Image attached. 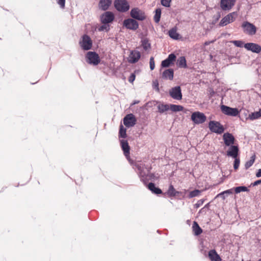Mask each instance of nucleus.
Returning a JSON list of instances; mask_svg holds the SVG:
<instances>
[{
    "instance_id": "1",
    "label": "nucleus",
    "mask_w": 261,
    "mask_h": 261,
    "mask_svg": "<svg viewBox=\"0 0 261 261\" xmlns=\"http://www.w3.org/2000/svg\"><path fill=\"white\" fill-rule=\"evenodd\" d=\"M133 169L138 174L140 180L145 185H147L148 180H156L159 179V176H156L154 173H150L151 167H148L141 162H136L133 165Z\"/></svg>"
},
{
    "instance_id": "2",
    "label": "nucleus",
    "mask_w": 261,
    "mask_h": 261,
    "mask_svg": "<svg viewBox=\"0 0 261 261\" xmlns=\"http://www.w3.org/2000/svg\"><path fill=\"white\" fill-rule=\"evenodd\" d=\"M208 128L211 132L217 134H222L225 128L220 122L214 120H211L208 123Z\"/></svg>"
},
{
    "instance_id": "3",
    "label": "nucleus",
    "mask_w": 261,
    "mask_h": 261,
    "mask_svg": "<svg viewBox=\"0 0 261 261\" xmlns=\"http://www.w3.org/2000/svg\"><path fill=\"white\" fill-rule=\"evenodd\" d=\"M87 62L93 65H97L100 62V58L98 55L95 52L89 51L87 53L86 56Z\"/></svg>"
},
{
    "instance_id": "4",
    "label": "nucleus",
    "mask_w": 261,
    "mask_h": 261,
    "mask_svg": "<svg viewBox=\"0 0 261 261\" xmlns=\"http://www.w3.org/2000/svg\"><path fill=\"white\" fill-rule=\"evenodd\" d=\"M237 15L238 14L236 12L229 13L221 20L219 25L220 27H224L233 22L236 20Z\"/></svg>"
},
{
    "instance_id": "5",
    "label": "nucleus",
    "mask_w": 261,
    "mask_h": 261,
    "mask_svg": "<svg viewBox=\"0 0 261 261\" xmlns=\"http://www.w3.org/2000/svg\"><path fill=\"white\" fill-rule=\"evenodd\" d=\"M242 27L243 29V32L249 35L252 36L256 34V28L252 23L245 21L242 23Z\"/></svg>"
},
{
    "instance_id": "6",
    "label": "nucleus",
    "mask_w": 261,
    "mask_h": 261,
    "mask_svg": "<svg viewBox=\"0 0 261 261\" xmlns=\"http://www.w3.org/2000/svg\"><path fill=\"white\" fill-rule=\"evenodd\" d=\"M114 6L118 11L121 12H126L129 8V5L126 0H115Z\"/></svg>"
},
{
    "instance_id": "7",
    "label": "nucleus",
    "mask_w": 261,
    "mask_h": 261,
    "mask_svg": "<svg viewBox=\"0 0 261 261\" xmlns=\"http://www.w3.org/2000/svg\"><path fill=\"white\" fill-rule=\"evenodd\" d=\"M80 44L83 49L89 50L91 49L92 47V41L89 36L84 35L82 36L80 41Z\"/></svg>"
},
{
    "instance_id": "8",
    "label": "nucleus",
    "mask_w": 261,
    "mask_h": 261,
    "mask_svg": "<svg viewBox=\"0 0 261 261\" xmlns=\"http://www.w3.org/2000/svg\"><path fill=\"white\" fill-rule=\"evenodd\" d=\"M130 14L132 17L139 20H143L146 18L144 12L138 8L132 9Z\"/></svg>"
},
{
    "instance_id": "9",
    "label": "nucleus",
    "mask_w": 261,
    "mask_h": 261,
    "mask_svg": "<svg viewBox=\"0 0 261 261\" xmlns=\"http://www.w3.org/2000/svg\"><path fill=\"white\" fill-rule=\"evenodd\" d=\"M169 94L172 98L176 100H180L182 98L181 89L179 86L172 88L169 90Z\"/></svg>"
},
{
    "instance_id": "10",
    "label": "nucleus",
    "mask_w": 261,
    "mask_h": 261,
    "mask_svg": "<svg viewBox=\"0 0 261 261\" xmlns=\"http://www.w3.org/2000/svg\"><path fill=\"white\" fill-rule=\"evenodd\" d=\"M223 139L224 143L226 146L233 145L235 141V138L233 135L228 132L223 134Z\"/></svg>"
},
{
    "instance_id": "11",
    "label": "nucleus",
    "mask_w": 261,
    "mask_h": 261,
    "mask_svg": "<svg viewBox=\"0 0 261 261\" xmlns=\"http://www.w3.org/2000/svg\"><path fill=\"white\" fill-rule=\"evenodd\" d=\"M123 25L127 29L130 30H135L138 28V23L134 19L129 18L123 21Z\"/></svg>"
},
{
    "instance_id": "12",
    "label": "nucleus",
    "mask_w": 261,
    "mask_h": 261,
    "mask_svg": "<svg viewBox=\"0 0 261 261\" xmlns=\"http://www.w3.org/2000/svg\"><path fill=\"white\" fill-rule=\"evenodd\" d=\"M136 123L135 115H126L123 118V124L127 127L134 126Z\"/></svg>"
},
{
    "instance_id": "13",
    "label": "nucleus",
    "mask_w": 261,
    "mask_h": 261,
    "mask_svg": "<svg viewBox=\"0 0 261 261\" xmlns=\"http://www.w3.org/2000/svg\"><path fill=\"white\" fill-rule=\"evenodd\" d=\"M120 145L125 157L128 159L130 154V147L126 140H120Z\"/></svg>"
},
{
    "instance_id": "14",
    "label": "nucleus",
    "mask_w": 261,
    "mask_h": 261,
    "mask_svg": "<svg viewBox=\"0 0 261 261\" xmlns=\"http://www.w3.org/2000/svg\"><path fill=\"white\" fill-rule=\"evenodd\" d=\"M229 148L226 152V155L228 156L236 158L238 157L239 153V148L238 145H231L229 146Z\"/></svg>"
},
{
    "instance_id": "15",
    "label": "nucleus",
    "mask_w": 261,
    "mask_h": 261,
    "mask_svg": "<svg viewBox=\"0 0 261 261\" xmlns=\"http://www.w3.org/2000/svg\"><path fill=\"white\" fill-rule=\"evenodd\" d=\"M244 47L253 53H259L261 51V46L256 43H247L244 44Z\"/></svg>"
},
{
    "instance_id": "16",
    "label": "nucleus",
    "mask_w": 261,
    "mask_h": 261,
    "mask_svg": "<svg viewBox=\"0 0 261 261\" xmlns=\"http://www.w3.org/2000/svg\"><path fill=\"white\" fill-rule=\"evenodd\" d=\"M163 194L164 196L167 195L168 197L172 198L180 196L181 194V192L176 191L174 189L173 186L172 184H170L167 192L164 193Z\"/></svg>"
},
{
    "instance_id": "17",
    "label": "nucleus",
    "mask_w": 261,
    "mask_h": 261,
    "mask_svg": "<svg viewBox=\"0 0 261 261\" xmlns=\"http://www.w3.org/2000/svg\"><path fill=\"white\" fill-rule=\"evenodd\" d=\"M235 2L236 0H221V7L223 10H229L234 5Z\"/></svg>"
},
{
    "instance_id": "18",
    "label": "nucleus",
    "mask_w": 261,
    "mask_h": 261,
    "mask_svg": "<svg viewBox=\"0 0 261 261\" xmlns=\"http://www.w3.org/2000/svg\"><path fill=\"white\" fill-rule=\"evenodd\" d=\"M222 112L224 114H239L241 112L237 108H231L222 105L221 107Z\"/></svg>"
},
{
    "instance_id": "19",
    "label": "nucleus",
    "mask_w": 261,
    "mask_h": 261,
    "mask_svg": "<svg viewBox=\"0 0 261 261\" xmlns=\"http://www.w3.org/2000/svg\"><path fill=\"white\" fill-rule=\"evenodd\" d=\"M101 21L102 23H110L114 19V15L110 12H106L101 16Z\"/></svg>"
},
{
    "instance_id": "20",
    "label": "nucleus",
    "mask_w": 261,
    "mask_h": 261,
    "mask_svg": "<svg viewBox=\"0 0 261 261\" xmlns=\"http://www.w3.org/2000/svg\"><path fill=\"white\" fill-rule=\"evenodd\" d=\"M176 59V56L173 54H171L168 56V57L165 60L162 62V66L163 67H167L173 64V62Z\"/></svg>"
},
{
    "instance_id": "21",
    "label": "nucleus",
    "mask_w": 261,
    "mask_h": 261,
    "mask_svg": "<svg viewBox=\"0 0 261 261\" xmlns=\"http://www.w3.org/2000/svg\"><path fill=\"white\" fill-rule=\"evenodd\" d=\"M141 55L139 51L137 50H133L131 51L129 57L128 62L132 63L137 62L140 58Z\"/></svg>"
},
{
    "instance_id": "22",
    "label": "nucleus",
    "mask_w": 261,
    "mask_h": 261,
    "mask_svg": "<svg viewBox=\"0 0 261 261\" xmlns=\"http://www.w3.org/2000/svg\"><path fill=\"white\" fill-rule=\"evenodd\" d=\"M208 256L211 261H221L222 259L215 249H212L208 253Z\"/></svg>"
},
{
    "instance_id": "23",
    "label": "nucleus",
    "mask_w": 261,
    "mask_h": 261,
    "mask_svg": "<svg viewBox=\"0 0 261 261\" xmlns=\"http://www.w3.org/2000/svg\"><path fill=\"white\" fill-rule=\"evenodd\" d=\"M206 118V115H191V119L195 124L202 123Z\"/></svg>"
},
{
    "instance_id": "24",
    "label": "nucleus",
    "mask_w": 261,
    "mask_h": 261,
    "mask_svg": "<svg viewBox=\"0 0 261 261\" xmlns=\"http://www.w3.org/2000/svg\"><path fill=\"white\" fill-rule=\"evenodd\" d=\"M147 188L154 194L158 195L162 193V190L160 188L155 187V184L153 182L149 183L147 185Z\"/></svg>"
},
{
    "instance_id": "25",
    "label": "nucleus",
    "mask_w": 261,
    "mask_h": 261,
    "mask_svg": "<svg viewBox=\"0 0 261 261\" xmlns=\"http://www.w3.org/2000/svg\"><path fill=\"white\" fill-rule=\"evenodd\" d=\"M233 116H238L240 119L243 121H245L248 120H254L257 119L261 117V115H248V117H247V115H233Z\"/></svg>"
},
{
    "instance_id": "26",
    "label": "nucleus",
    "mask_w": 261,
    "mask_h": 261,
    "mask_svg": "<svg viewBox=\"0 0 261 261\" xmlns=\"http://www.w3.org/2000/svg\"><path fill=\"white\" fill-rule=\"evenodd\" d=\"M111 3V0H100L99 3V7L102 10H106L109 8Z\"/></svg>"
},
{
    "instance_id": "27",
    "label": "nucleus",
    "mask_w": 261,
    "mask_h": 261,
    "mask_svg": "<svg viewBox=\"0 0 261 261\" xmlns=\"http://www.w3.org/2000/svg\"><path fill=\"white\" fill-rule=\"evenodd\" d=\"M162 76L163 79L166 80H172L173 78V70L172 69L165 70L163 73Z\"/></svg>"
},
{
    "instance_id": "28",
    "label": "nucleus",
    "mask_w": 261,
    "mask_h": 261,
    "mask_svg": "<svg viewBox=\"0 0 261 261\" xmlns=\"http://www.w3.org/2000/svg\"><path fill=\"white\" fill-rule=\"evenodd\" d=\"M233 193V189H230L225 191H224L219 193L217 196L216 198L221 197L223 200H225V198L230 194Z\"/></svg>"
},
{
    "instance_id": "29",
    "label": "nucleus",
    "mask_w": 261,
    "mask_h": 261,
    "mask_svg": "<svg viewBox=\"0 0 261 261\" xmlns=\"http://www.w3.org/2000/svg\"><path fill=\"white\" fill-rule=\"evenodd\" d=\"M192 229L195 236H199L202 232V228L199 226L197 222L196 221L193 222Z\"/></svg>"
},
{
    "instance_id": "30",
    "label": "nucleus",
    "mask_w": 261,
    "mask_h": 261,
    "mask_svg": "<svg viewBox=\"0 0 261 261\" xmlns=\"http://www.w3.org/2000/svg\"><path fill=\"white\" fill-rule=\"evenodd\" d=\"M119 138L125 139L127 137L126 129L123 127L122 124H120L119 126Z\"/></svg>"
},
{
    "instance_id": "31",
    "label": "nucleus",
    "mask_w": 261,
    "mask_h": 261,
    "mask_svg": "<svg viewBox=\"0 0 261 261\" xmlns=\"http://www.w3.org/2000/svg\"><path fill=\"white\" fill-rule=\"evenodd\" d=\"M233 192L234 191L235 193L238 194L241 192H249V189L244 186H239L237 187L233 188Z\"/></svg>"
},
{
    "instance_id": "32",
    "label": "nucleus",
    "mask_w": 261,
    "mask_h": 261,
    "mask_svg": "<svg viewBox=\"0 0 261 261\" xmlns=\"http://www.w3.org/2000/svg\"><path fill=\"white\" fill-rule=\"evenodd\" d=\"M158 109L160 113H164L169 110V105L159 103L158 105Z\"/></svg>"
},
{
    "instance_id": "33",
    "label": "nucleus",
    "mask_w": 261,
    "mask_h": 261,
    "mask_svg": "<svg viewBox=\"0 0 261 261\" xmlns=\"http://www.w3.org/2000/svg\"><path fill=\"white\" fill-rule=\"evenodd\" d=\"M255 158H256L255 154H253V155H252L251 156L250 159L246 162V163L245 164V169H248L251 166H252V165L253 164V163L255 161Z\"/></svg>"
},
{
    "instance_id": "34",
    "label": "nucleus",
    "mask_w": 261,
    "mask_h": 261,
    "mask_svg": "<svg viewBox=\"0 0 261 261\" xmlns=\"http://www.w3.org/2000/svg\"><path fill=\"white\" fill-rule=\"evenodd\" d=\"M177 65L180 67H186L187 64L185 58L184 57H179L177 61Z\"/></svg>"
},
{
    "instance_id": "35",
    "label": "nucleus",
    "mask_w": 261,
    "mask_h": 261,
    "mask_svg": "<svg viewBox=\"0 0 261 261\" xmlns=\"http://www.w3.org/2000/svg\"><path fill=\"white\" fill-rule=\"evenodd\" d=\"M183 107L179 105H169V110L172 112H178L183 110Z\"/></svg>"
},
{
    "instance_id": "36",
    "label": "nucleus",
    "mask_w": 261,
    "mask_h": 261,
    "mask_svg": "<svg viewBox=\"0 0 261 261\" xmlns=\"http://www.w3.org/2000/svg\"><path fill=\"white\" fill-rule=\"evenodd\" d=\"M169 36L174 39H177L178 38L179 35L176 32V30L175 29H172L170 30L169 32Z\"/></svg>"
},
{
    "instance_id": "37",
    "label": "nucleus",
    "mask_w": 261,
    "mask_h": 261,
    "mask_svg": "<svg viewBox=\"0 0 261 261\" xmlns=\"http://www.w3.org/2000/svg\"><path fill=\"white\" fill-rule=\"evenodd\" d=\"M142 46L145 50L150 48V44L147 39H144L142 40Z\"/></svg>"
},
{
    "instance_id": "38",
    "label": "nucleus",
    "mask_w": 261,
    "mask_h": 261,
    "mask_svg": "<svg viewBox=\"0 0 261 261\" xmlns=\"http://www.w3.org/2000/svg\"><path fill=\"white\" fill-rule=\"evenodd\" d=\"M201 192V190L195 189L193 191H191L189 193V194L188 195V197L189 198H192L195 197H196L199 195Z\"/></svg>"
},
{
    "instance_id": "39",
    "label": "nucleus",
    "mask_w": 261,
    "mask_h": 261,
    "mask_svg": "<svg viewBox=\"0 0 261 261\" xmlns=\"http://www.w3.org/2000/svg\"><path fill=\"white\" fill-rule=\"evenodd\" d=\"M161 15V10L160 9H157L155 10V14L154 16V21L156 23L159 22L160 20Z\"/></svg>"
},
{
    "instance_id": "40",
    "label": "nucleus",
    "mask_w": 261,
    "mask_h": 261,
    "mask_svg": "<svg viewBox=\"0 0 261 261\" xmlns=\"http://www.w3.org/2000/svg\"><path fill=\"white\" fill-rule=\"evenodd\" d=\"M234 159L233 163V168L235 170H237L240 165V160L239 157H236V158H233Z\"/></svg>"
},
{
    "instance_id": "41",
    "label": "nucleus",
    "mask_w": 261,
    "mask_h": 261,
    "mask_svg": "<svg viewBox=\"0 0 261 261\" xmlns=\"http://www.w3.org/2000/svg\"><path fill=\"white\" fill-rule=\"evenodd\" d=\"M109 29H110L109 25L107 23H103V25H102L98 28V31H105L106 32H108L109 30Z\"/></svg>"
},
{
    "instance_id": "42",
    "label": "nucleus",
    "mask_w": 261,
    "mask_h": 261,
    "mask_svg": "<svg viewBox=\"0 0 261 261\" xmlns=\"http://www.w3.org/2000/svg\"><path fill=\"white\" fill-rule=\"evenodd\" d=\"M234 45L237 47H242L243 46L244 43L241 40H234L231 42Z\"/></svg>"
},
{
    "instance_id": "43",
    "label": "nucleus",
    "mask_w": 261,
    "mask_h": 261,
    "mask_svg": "<svg viewBox=\"0 0 261 261\" xmlns=\"http://www.w3.org/2000/svg\"><path fill=\"white\" fill-rule=\"evenodd\" d=\"M205 200L204 199H201L197 201L196 203H195L194 205V207L196 208H198L200 206H201L204 203Z\"/></svg>"
},
{
    "instance_id": "44",
    "label": "nucleus",
    "mask_w": 261,
    "mask_h": 261,
    "mask_svg": "<svg viewBox=\"0 0 261 261\" xmlns=\"http://www.w3.org/2000/svg\"><path fill=\"white\" fill-rule=\"evenodd\" d=\"M171 0H161V4L166 7H169L170 6Z\"/></svg>"
},
{
    "instance_id": "45",
    "label": "nucleus",
    "mask_w": 261,
    "mask_h": 261,
    "mask_svg": "<svg viewBox=\"0 0 261 261\" xmlns=\"http://www.w3.org/2000/svg\"><path fill=\"white\" fill-rule=\"evenodd\" d=\"M149 64H150V69L151 70L154 69V68L155 67V63H154V59L153 57L150 58V61H149Z\"/></svg>"
},
{
    "instance_id": "46",
    "label": "nucleus",
    "mask_w": 261,
    "mask_h": 261,
    "mask_svg": "<svg viewBox=\"0 0 261 261\" xmlns=\"http://www.w3.org/2000/svg\"><path fill=\"white\" fill-rule=\"evenodd\" d=\"M259 184H261V179L257 180L253 182H252L250 184V187H251V186L254 187V186H257Z\"/></svg>"
},
{
    "instance_id": "47",
    "label": "nucleus",
    "mask_w": 261,
    "mask_h": 261,
    "mask_svg": "<svg viewBox=\"0 0 261 261\" xmlns=\"http://www.w3.org/2000/svg\"><path fill=\"white\" fill-rule=\"evenodd\" d=\"M210 206V203H207L204 205L203 207H202L199 213H202V212L205 211V210H208Z\"/></svg>"
},
{
    "instance_id": "48",
    "label": "nucleus",
    "mask_w": 261,
    "mask_h": 261,
    "mask_svg": "<svg viewBox=\"0 0 261 261\" xmlns=\"http://www.w3.org/2000/svg\"><path fill=\"white\" fill-rule=\"evenodd\" d=\"M57 2L61 8H64L65 0H57Z\"/></svg>"
},
{
    "instance_id": "49",
    "label": "nucleus",
    "mask_w": 261,
    "mask_h": 261,
    "mask_svg": "<svg viewBox=\"0 0 261 261\" xmlns=\"http://www.w3.org/2000/svg\"><path fill=\"white\" fill-rule=\"evenodd\" d=\"M135 77H136V76H135V74H134V73L131 74L130 76L129 77L128 81L130 83H133L134 81V80H135Z\"/></svg>"
},
{
    "instance_id": "50",
    "label": "nucleus",
    "mask_w": 261,
    "mask_h": 261,
    "mask_svg": "<svg viewBox=\"0 0 261 261\" xmlns=\"http://www.w3.org/2000/svg\"><path fill=\"white\" fill-rule=\"evenodd\" d=\"M153 87L155 88L157 91L159 90V83L157 81H154L153 82Z\"/></svg>"
},
{
    "instance_id": "51",
    "label": "nucleus",
    "mask_w": 261,
    "mask_h": 261,
    "mask_svg": "<svg viewBox=\"0 0 261 261\" xmlns=\"http://www.w3.org/2000/svg\"><path fill=\"white\" fill-rule=\"evenodd\" d=\"M255 175L257 177H261V169H259L257 170V172L256 173Z\"/></svg>"
},
{
    "instance_id": "52",
    "label": "nucleus",
    "mask_w": 261,
    "mask_h": 261,
    "mask_svg": "<svg viewBox=\"0 0 261 261\" xmlns=\"http://www.w3.org/2000/svg\"><path fill=\"white\" fill-rule=\"evenodd\" d=\"M192 114L196 115V114H202L199 112H195L192 113Z\"/></svg>"
},
{
    "instance_id": "53",
    "label": "nucleus",
    "mask_w": 261,
    "mask_h": 261,
    "mask_svg": "<svg viewBox=\"0 0 261 261\" xmlns=\"http://www.w3.org/2000/svg\"><path fill=\"white\" fill-rule=\"evenodd\" d=\"M252 115H253V114H261V110H260L258 112H256V113H251Z\"/></svg>"
},
{
    "instance_id": "54",
    "label": "nucleus",
    "mask_w": 261,
    "mask_h": 261,
    "mask_svg": "<svg viewBox=\"0 0 261 261\" xmlns=\"http://www.w3.org/2000/svg\"><path fill=\"white\" fill-rule=\"evenodd\" d=\"M139 102V100H135L133 102V105H135V104L138 103Z\"/></svg>"
},
{
    "instance_id": "55",
    "label": "nucleus",
    "mask_w": 261,
    "mask_h": 261,
    "mask_svg": "<svg viewBox=\"0 0 261 261\" xmlns=\"http://www.w3.org/2000/svg\"><path fill=\"white\" fill-rule=\"evenodd\" d=\"M209 44H210V42H205L204 43V45H208Z\"/></svg>"
},
{
    "instance_id": "56",
    "label": "nucleus",
    "mask_w": 261,
    "mask_h": 261,
    "mask_svg": "<svg viewBox=\"0 0 261 261\" xmlns=\"http://www.w3.org/2000/svg\"><path fill=\"white\" fill-rule=\"evenodd\" d=\"M220 16H219L217 18V20L219 19V18Z\"/></svg>"
},
{
    "instance_id": "57",
    "label": "nucleus",
    "mask_w": 261,
    "mask_h": 261,
    "mask_svg": "<svg viewBox=\"0 0 261 261\" xmlns=\"http://www.w3.org/2000/svg\"><path fill=\"white\" fill-rule=\"evenodd\" d=\"M157 232H158V233H159V232H160V231L158 230L157 231Z\"/></svg>"
},
{
    "instance_id": "58",
    "label": "nucleus",
    "mask_w": 261,
    "mask_h": 261,
    "mask_svg": "<svg viewBox=\"0 0 261 261\" xmlns=\"http://www.w3.org/2000/svg\"><path fill=\"white\" fill-rule=\"evenodd\" d=\"M258 261H261V259H259Z\"/></svg>"
}]
</instances>
